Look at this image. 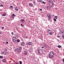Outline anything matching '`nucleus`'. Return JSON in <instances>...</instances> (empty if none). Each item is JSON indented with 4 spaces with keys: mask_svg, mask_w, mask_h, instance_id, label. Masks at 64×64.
<instances>
[{
    "mask_svg": "<svg viewBox=\"0 0 64 64\" xmlns=\"http://www.w3.org/2000/svg\"><path fill=\"white\" fill-rule=\"evenodd\" d=\"M60 32L61 33H62V34H63V33H64V30H61L60 31Z\"/></svg>",
    "mask_w": 64,
    "mask_h": 64,
    "instance_id": "f8f14e48",
    "label": "nucleus"
},
{
    "mask_svg": "<svg viewBox=\"0 0 64 64\" xmlns=\"http://www.w3.org/2000/svg\"><path fill=\"white\" fill-rule=\"evenodd\" d=\"M15 63H16V64H18V63H17V62H15Z\"/></svg>",
    "mask_w": 64,
    "mask_h": 64,
    "instance_id": "864d4df0",
    "label": "nucleus"
},
{
    "mask_svg": "<svg viewBox=\"0 0 64 64\" xmlns=\"http://www.w3.org/2000/svg\"><path fill=\"white\" fill-rule=\"evenodd\" d=\"M50 4H52V5H53V2H52L51 1H50L49 2Z\"/></svg>",
    "mask_w": 64,
    "mask_h": 64,
    "instance_id": "9d476101",
    "label": "nucleus"
},
{
    "mask_svg": "<svg viewBox=\"0 0 64 64\" xmlns=\"http://www.w3.org/2000/svg\"><path fill=\"white\" fill-rule=\"evenodd\" d=\"M15 10L16 11H18V8L16 7L15 8Z\"/></svg>",
    "mask_w": 64,
    "mask_h": 64,
    "instance_id": "a211bd4d",
    "label": "nucleus"
},
{
    "mask_svg": "<svg viewBox=\"0 0 64 64\" xmlns=\"http://www.w3.org/2000/svg\"><path fill=\"white\" fill-rule=\"evenodd\" d=\"M34 5H35V4H36V2H34Z\"/></svg>",
    "mask_w": 64,
    "mask_h": 64,
    "instance_id": "72a5a7b5",
    "label": "nucleus"
},
{
    "mask_svg": "<svg viewBox=\"0 0 64 64\" xmlns=\"http://www.w3.org/2000/svg\"><path fill=\"white\" fill-rule=\"evenodd\" d=\"M54 55V54L52 52H51L50 53L49 55V57L50 58H52Z\"/></svg>",
    "mask_w": 64,
    "mask_h": 64,
    "instance_id": "f257e3e1",
    "label": "nucleus"
},
{
    "mask_svg": "<svg viewBox=\"0 0 64 64\" xmlns=\"http://www.w3.org/2000/svg\"><path fill=\"white\" fill-rule=\"evenodd\" d=\"M15 36L16 37H18V35L16 34L15 35Z\"/></svg>",
    "mask_w": 64,
    "mask_h": 64,
    "instance_id": "5701e85b",
    "label": "nucleus"
},
{
    "mask_svg": "<svg viewBox=\"0 0 64 64\" xmlns=\"http://www.w3.org/2000/svg\"><path fill=\"white\" fill-rule=\"evenodd\" d=\"M44 46L45 47H47V45H44Z\"/></svg>",
    "mask_w": 64,
    "mask_h": 64,
    "instance_id": "a18cd8bd",
    "label": "nucleus"
},
{
    "mask_svg": "<svg viewBox=\"0 0 64 64\" xmlns=\"http://www.w3.org/2000/svg\"><path fill=\"white\" fill-rule=\"evenodd\" d=\"M6 59H4L2 60V61H3L4 62H6Z\"/></svg>",
    "mask_w": 64,
    "mask_h": 64,
    "instance_id": "2eb2a0df",
    "label": "nucleus"
},
{
    "mask_svg": "<svg viewBox=\"0 0 64 64\" xmlns=\"http://www.w3.org/2000/svg\"><path fill=\"white\" fill-rule=\"evenodd\" d=\"M50 15H51V14H48L47 15V16L49 17V18H51V16Z\"/></svg>",
    "mask_w": 64,
    "mask_h": 64,
    "instance_id": "39448f33",
    "label": "nucleus"
},
{
    "mask_svg": "<svg viewBox=\"0 0 64 64\" xmlns=\"http://www.w3.org/2000/svg\"><path fill=\"white\" fill-rule=\"evenodd\" d=\"M13 39H14V40L16 39V38L13 37Z\"/></svg>",
    "mask_w": 64,
    "mask_h": 64,
    "instance_id": "473e14b6",
    "label": "nucleus"
},
{
    "mask_svg": "<svg viewBox=\"0 0 64 64\" xmlns=\"http://www.w3.org/2000/svg\"><path fill=\"white\" fill-rule=\"evenodd\" d=\"M54 18L56 19H57V18H58V17H57V16H54Z\"/></svg>",
    "mask_w": 64,
    "mask_h": 64,
    "instance_id": "4be33fe9",
    "label": "nucleus"
},
{
    "mask_svg": "<svg viewBox=\"0 0 64 64\" xmlns=\"http://www.w3.org/2000/svg\"><path fill=\"white\" fill-rule=\"evenodd\" d=\"M2 29H4V27H2Z\"/></svg>",
    "mask_w": 64,
    "mask_h": 64,
    "instance_id": "c9c22d12",
    "label": "nucleus"
},
{
    "mask_svg": "<svg viewBox=\"0 0 64 64\" xmlns=\"http://www.w3.org/2000/svg\"><path fill=\"white\" fill-rule=\"evenodd\" d=\"M50 31H51V30H48V33H49V34H50V35H52V32Z\"/></svg>",
    "mask_w": 64,
    "mask_h": 64,
    "instance_id": "20e7f679",
    "label": "nucleus"
},
{
    "mask_svg": "<svg viewBox=\"0 0 64 64\" xmlns=\"http://www.w3.org/2000/svg\"><path fill=\"white\" fill-rule=\"evenodd\" d=\"M62 61H63L64 63V58L62 60Z\"/></svg>",
    "mask_w": 64,
    "mask_h": 64,
    "instance_id": "c03bdc74",
    "label": "nucleus"
},
{
    "mask_svg": "<svg viewBox=\"0 0 64 64\" xmlns=\"http://www.w3.org/2000/svg\"><path fill=\"white\" fill-rule=\"evenodd\" d=\"M1 32H0V34H1Z\"/></svg>",
    "mask_w": 64,
    "mask_h": 64,
    "instance_id": "5fc2aeb1",
    "label": "nucleus"
},
{
    "mask_svg": "<svg viewBox=\"0 0 64 64\" xmlns=\"http://www.w3.org/2000/svg\"><path fill=\"white\" fill-rule=\"evenodd\" d=\"M38 50V53L40 54H42L43 53V51H42V50L40 49H39Z\"/></svg>",
    "mask_w": 64,
    "mask_h": 64,
    "instance_id": "f03ea898",
    "label": "nucleus"
},
{
    "mask_svg": "<svg viewBox=\"0 0 64 64\" xmlns=\"http://www.w3.org/2000/svg\"><path fill=\"white\" fill-rule=\"evenodd\" d=\"M21 46H23L24 45V42H21Z\"/></svg>",
    "mask_w": 64,
    "mask_h": 64,
    "instance_id": "1a4fd4ad",
    "label": "nucleus"
},
{
    "mask_svg": "<svg viewBox=\"0 0 64 64\" xmlns=\"http://www.w3.org/2000/svg\"><path fill=\"white\" fill-rule=\"evenodd\" d=\"M12 40L14 42H16V40H14V39L13 38H12Z\"/></svg>",
    "mask_w": 64,
    "mask_h": 64,
    "instance_id": "423d86ee",
    "label": "nucleus"
},
{
    "mask_svg": "<svg viewBox=\"0 0 64 64\" xmlns=\"http://www.w3.org/2000/svg\"><path fill=\"white\" fill-rule=\"evenodd\" d=\"M3 44H4V42H3Z\"/></svg>",
    "mask_w": 64,
    "mask_h": 64,
    "instance_id": "6e6d98bb",
    "label": "nucleus"
},
{
    "mask_svg": "<svg viewBox=\"0 0 64 64\" xmlns=\"http://www.w3.org/2000/svg\"><path fill=\"white\" fill-rule=\"evenodd\" d=\"M6 14H4L2 15V16H6Z\"/></svg>",
    "mask_w": 64,
    "mask_h": 64,
    "instance_id": "b1692460",
    "label": "nucleus"
},
{
    "mask_svg": "<svg viewBox=\"0 0 64 64\" xmlns=\"http://www.w3.org/2000/svg\"><path fill=\"white\" fill-rule=\"evenodd\" d=\"M17 50L18 52H21V51H22V48L20 47L19 48H17Z\"/></svg>",
    "mask_w": 64,
    "mask_h": 64,
    "instance_id": "7ed1b4c3",
    "label": "nucleus"
},
{
    "mask_svg": "<svg viewBox=\"0 0 64 64\" xmlns=\"http://www.w3.org/2000/svg\"><path fill=\"white\" fill-rule=\"evenodd\" d=\"M42 3H44V4H45L46 3H45V2L43 1L42 2Z\"/></svg>",
    "mask_w": 64,
    "mask_h": 64,
    "instance_id": "c85d7f7f",
    "label": "nucleus"
},
{
    "mask_svg": "<svg viewBox=\"0 0 64 64\" xmlns=\"http://www.w3.org/2000/svg\"><path fill=\"white\" fill-rule=\"evenodd\" d=\"M26 38H28V37L27 36H26Z\"/></svg>",
    "mask_w": 64,
    "mask_h": 64,
    "instance_id": "09e8293b",
    "label": "nucleus"
},
{
    "mask_svg": "<svg viewBox=\"0 0 64 64\" xmlns=\"http://www.w3.org/2000/svg\"><path fill=\"white\" fill-rule=\"evenodd\" d=\"M24 19H22L21 20V21L22 22H23V23H24Z\"/></svg>",
    "mask_w": 64,
    "mask_h": 64,
    "instance_id": "9b49d317",
    "label": "nucleus"
},
{
    "mask_svg": "<svg viewBox=\"0 0 64 64\" xmlns=\"http://www.w3.org/2000/svg\"><path fill=\"white\" fill-rule=\"evenodd\" d=\"M6 44H8V42H6Z\"/></svg>",
    "mask_w": 64,
    "mask_h": 64,
    "instance_id": "37998d69",
    "label": "nucleus"
},
{
    "mask_svg": "<svg viewBox=\"0 0 64 64\" xmlns=\"http://www.w3.org/2000/svg\"><path fill=\"white\" fill-rule=\"evenodd\" d=\"M10 9H12V8H13V6H10Z\"/></svg>",
    "mask_w": 64,
    "mask_h": 64,
    "instance_id": "6ab92c4d",
    "label": "nucleus"
},
{
    "mask_svg": "<svg viewBox=\"0 0 64 64\" xmlns=\"http://www.w3.org/2000/svg\"><path fill=\"white\" fill-rule=\"evenodd\" d=\"M29 45H32V42H28Z\"/></svg>",
    "mask_w": 64,
    "mask_h": 64,
    "instance_id": "4468645a",
    "label": "nucleus"
},
{
    "mask_svg": "<svg viewBox=\"0 0 64 64\" xmlns=\"http://www.w3.org/2000/svg\"><path fill=\"white\" fill-rule=\"evenodd\" d=\"M12 18H14V16H16V15L15 14H12Z\"/></svg>",
    "mask_w": 64,
    "mask_h": 64,
    "instance_id": "6e6552de",
    "label": "nucleus"
},
{
    "mask_svg": "<svg viewBox=\"0 0 64 64\" xmlns=\"http://www.w3.org/2000/svg\"><path fill=\"white\" fill-rule=\"evenodd\" d=\"M17 50L16 49H15V51H16V50Z\"/></svg>",
    "mask_w": 64,
    "mask_h": 64,
    "instance_id": "8fccbe9b",
    "label": "nucleus"
},
{
    "mask_svg": "<svg viewBox=\"0 0 64 64\" xmlns=\"http://www.w3.org/2000/svg\"><path fill=\"white\" fill-rule=\"evenodd\" d=\"M4 50H5V51H6V50H7L6 48H4Z\"/></svg>",
    "mask_w": 64,
    "mask_h": 64,
    "instance_id": "a19ab883",
    "label": "nucleus"
},
{
    "mask_svg": "<svg viewBox=\"0 0 64 64\" xmlns=\"http://www.w3.org/2000/svg\"><path fill=\"white\" fill-rule=\"evenodd\" d=\"M4 6L3 5H2V4H1V5H0V7H3Z\"/></svg>",
    "mask_w": 64,
    "mask_h": 64,
    "instance_id": "cd10ccee",
    "label": "nucleus"
},
{
    "mask_svg": "<svg viewBox=\"0 0 64 64\" xmlns=\"http://www.w3.org/2000/svg\"><path fill=\"white\" fill-rule=\"evenodd\" d=\"M20 64H22V61H20Z\"/></svg>",
    "mask_w": 64,
    "mask_h": 64,
    "instance_id": "2f4dec72",
    "label": "nucleus"
},
{
    "mask_svg": "<svg viewBox=\"0 0 64 64\" xmlns=\"http://www.w3.org/2000/svg\"><path fill=\"white\" fill-rule=\"evenodd\" d=\"M17 41L18 42H20V40H17Z\"/></svg>",
    "mask_w": 64,
    "mask_h": 64,
    "instance_id": "bb28decb",
    "label": "nucleus"
},
{
    "mask_svg": "<svg viewBox=\"0 0 64 64\" xmlns=\"http://www.w3.org/2000/svg\"><path fill=\"white\" fill-rule=\"evenodd\" d=\"M21 26H22V27H23V24H20Z\"/></svg>",
    "mask_w": 64,
    "mask_h": 64,
    "instance_id": "f704fd0d",
    "label": "nucleus"
},
{
    "mask_svg": "<svg viewBox=\"0 0 64 64\" xmlns=\"http://www.w3.org/2000/svg\"><path fill=\"white\" fill-rule=\"evenodd\" d=\"M26 44L27 45H29V43H27Z\"/></svg>",
    "mask_w": 64,
    "mask_h": 64,
    "instance_id": "79ce46f5",
    "label": "nucleus"
},
{
    "mask_svg": "<svg viewBox=\"0 0 64 64\" xmlns=\"http://www.w3.org/2000/svg\"><path fill=\"white\" fill-rule=\"evenodd\" d=\"M1 53L2 54H6V53H5V52H2Z\"/></svg>",
    "mask_w": 64,
    "mask_h": 64,
    "instance_id": "dca6fc26",
    "label": "nucleus"
},
{
    "mask_svg": "<svg viewBox=\"0 0 64 64\" xmlns=\"http://www.w3.org/2000/svg\"><path fill=\"white\" fill-rule=\"evenodd\" d=\"M57 37L58 38H60V36L59 35L57 36Z\"/></svg>",
    "mask_w": 64,
    "mask_h": 64,
    "instance_id": "7c9ffc66",
    "label": "nucleus"
},
{
    "mask_svg": "<svg viewBox=\"0 0 64 64\" xmlns=\"http://www.w3.org/2000/svg\"><path fill=\"white\" fill-rule=\"evenodd\" d=\"M3 58V57L2 56H0V59H2Z\"/></svg>",
    "mask_w": 64,
    "mask_h": 64,
    "instance_id": "393cba45",
    "label": "nucleus"
},
{
    "mask_svg": "<svg viewBox=\"0 0 64 64\" xmlns=\"http://www.w3.org/2000/svg\"><path fill=\"white\" fill-rule=\"evenodd\" d=\"M30 1H33V0H30Z\"/></svg>",
    "mask_w": 64,
    "mask_h": 64,
    "instance_id": "3c124183",
    "label": "nucleus"
},
{
    "mask_svg": "<svg viewBox=\"0 0 64 64\" xmlns=\"http://www.w3.org/2000/svg\"><path fill=\"white\" fill-rule=\"evenodd\" d=\"M29 5L30 6H32V4H29Z\"/></svg>",
    "mask_w": 64,
    "mask_h": 64,
    "instance_id": "a878e982",
    "label": "nucleus"
},
{
    "mask_svg": "<svg viewBox=\"0 0 64 64\" xmlns=\"http://www.w3.org/2000/svg\"><path fill=\"white\" fill-rule=\"evenodd\" d=\"M62 37L63 38H64V34H63L62 35Z\"/></svg>",
    "mask_w": 64,
    "mask_h": 64,
    "instance_id": "f3484780",
    "label": "nucleus"
},
{
    "mask_svg": "<svg viewBox=\"0 0 64 64\" xmlns=\"http://www.w3.org/2000/svg\"><path fill=\"white\" fill-rule=\"evenodd\" d=\"M40 11H42V9L40 8Z\"/></svg>",
    "mask_w": 64,
    "mask_h": 64,
    "instance_id": "ea45409f",
    "label": "nucleus"
},
{
    "mask_svg": "<svg viewBox=\"0 0 64 64\" xmlns=\"http://www.w3.org/2000/svg\"><path fill=\"white\" fill-rule=\"evenodd\" d=\"M42 48H44V46H42Z\"/></svg>",
    "mask_w": 64,
    "mask_h": 64,
    "instance_id": "49530a36",
    "label": "nucleus"
},
{
    "mask_svg": "<svg viewBox=\"0 0 64 64\" xmlns=\"http://www.w3.org/2000/svg\"><path fill=\"white\" fill-rule=\"evenodd\" d=\"M54 20L56 22V19L55 18L54 19Z\"/></svg>",
    "mask_w": 64,
    "mask_h": 64,
    "instance_id": "e433bc0d",
    "label": "nucleus"
},
{
    "mask_svg": "<svg viewBox=\"0 0 64 64\" xmlns=\"http://www.w3.org/2000/svg\"><path fill=\"white\" fill-rule=\"evenodd\" d=\"M58 47L59 48H61V46L60 45H58Z\"/></svg>",
    "mask_w": 64,
    "mask_h": 64,
    "instance_id": "aec40b11",
    "label": "nucleus"
},
{
    "mask_svg": "<svg viewBox=\"0 0 64 64\" xmlns=\"http://www.w3.org/2000/svg\"><path fill=\"white\" fill-rule=\"evenodd\" d=\"M43 1V0H40V2H41V1Z\"/></svg>",
    "mask_w": 64,
    "mask_h": 64,
    "instance_id": "603ef678",
    "label": "nucleus"
},
{
    "mask_svg": "<svg viewBox=\"0 0 64 64\" xmlns=\"http://www.w3.org/2000/svg\"><path fill=\"white\" fill-rule=\"evenodd\" d=\"M24 54L25 55H27V52H25L24 53Z\"/></svg>",
    "mask_w": 64,
    "mask_h": 64,
    "instance_id": "412c9836",
    "label": "nucleus"
},
{
    "mask_svg": "<svg viewBox=\"0 0 64 64\" xmlns=\"http://www.w3.org/2000/svg\"><path fill=\"white\" fill-rule=\"evenodd\" d=\"M49 5L50 7H52L53 6V4H50V3L49 4Z\"/></svg>",
    "mask_w": 64,
    "mask_h": 64,
    "instance_id": "0eeeda50",
    "label": "nucleus"
},
{
    "mask_svg": "<svg viewBox=\"0 0 64 64\" xmlns=\"http://www.w3.org/2000/svg\"><path fill=\"white\" fill-rule=\"evenodd\" d=\"M53 1H54V2H56L57 0H53Z\"/></svg>",
    "mask_w": 64,
    "mask_h": 64,
    "instance_id": "c756f323",
    "label": "nucleus"
},
{
    "mask_svg": "<svg viewBox=\"0 0 64 64\" xmlns=\"http://www.w3.org/2000/svg\"><path fill=\"white\" fill-rule=\"evenodd\" d=\"M40 0H38V2H40Z\"/></svg>",
    "mask_w": 64,
    "mask_h": 64,
    "instance_id": "de8ad7c7",
    "label": "nucleus"
},
{
    "mask_svg": "<svg viewBox=\"0 0 64 64\" xmlns=\"http://www.w3.org/2000/svg\"><path fill=\"white\" fill-rule=\"evenodd\" d=\"M12 35H14V33H13V32H12Z\"/></svg>",
    "mask_w": 64,
    "mask_h": 64,
    "instance_id": "58836bf2",
    "label": "nucleus"
},
{
    "mask_svg": "<svg viewBox=\"0 0 64 64\" xmlns=\"http://www.w3.org/2000/svg\"><path fill=\"white\" fill-rule=\"evenodd\" d=\"M46 8L47 9H50V7L48 6H46Z\"/></svg>",
    "mask_w": 64,
    "mask_h": 64,
    "instance_id": "ddd939ff",
    "label": "nucleus"
},
{
    "mask_svg": "<svg viewBox=\"0 0 64 64\" xmlns=\"http://www.w3.org/2000/svg\"><path fill=\"white\" fill-rule=\"evenodd\" d=\"M48 2H50V0H47Z\"/></svg>",
    "mask_w": 64,
    "mask_h": 64,
    "instance_id": "4c0bfd02",
    "label": "nucleus"
}]
</instances>
